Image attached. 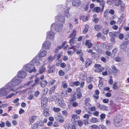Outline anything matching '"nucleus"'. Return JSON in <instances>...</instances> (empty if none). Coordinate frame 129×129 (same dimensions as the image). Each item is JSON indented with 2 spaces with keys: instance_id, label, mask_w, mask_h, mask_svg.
<instances>
[{
  "instance_id": "obj_10",
  "label": "nucleus",
  "mask_w": 129,
  "mask_h": 129,
  "mask_svg": "<svg viewBox=\"0 0 129 129\" xmlns=\"http://www.w3.org/2000/svg\"><path fill=\"white\" fill-rule=\"evenodd\" d=\"M54 118L56 120L60 123H62L64 121V118L60 114L56 115Z\"/></svg>"
},
{
  "instance_id": "obj_20",
  "label": "nucleus",
  "mask_w": 129,
  "mask_h": 129,
  "mask_svg": "<svg viewBox=\"0 0 129 129\" xmlns=\"http://www.w3.org/2000/svg\"><path fill=\"white\" fill-rule=\"evenodd\" d=\"M103 10H102V9L99 7H95L93 10V11L95 12L96 13L102 12Z\"/></svg>"
},
{
  "instance_id": "obj_19",
  "label": "nucleus",
  "mask_w": 129,
  "mask_h": 129,
  "mask_svg": "<svg viewBox=\"0 0 129 129\" xmlns=\"http://www.w3.org/2000/svg\"><path fill=\"white\" fill-rule=\"evenodd\" d=\"M37 118V116H31L29 118V121L31 123L35 122Z\"/></svg>"
},
{
  "instance_id": "obj_21",
  "label": "nucleus",
  "mask_w": 129,
  "mask_h": 129,
  "mask_svg": "<svg viewBox=\"0 0 129 129\" xmlns=\"http://www.w3.org/2000/svg\"><path fill=\"white\" fill-rule=\"evenodd\" d=\"M81 4L80 0H74L72 2V5L73 6H79Z\"/></svg>"
},
{
  "instance_id": "obj_50",
  "label": "nucleus",
  "mask_w": 129,
  "mask_h": 129,
  "mask_svg": "<svg viewBox=\"0 0 129 129\" xmlns=\"http://www.w3.org/2000/svg\"><path fill=\"white\" fill-rule=\"evenodd\" d=\"M70 105H72V106L74 107H75L77 106L78 105V103L75 101Z\"/></svg>"
},
{
  "instance_id": "obj_49",
  "label": "nucleus",
  "mask_w": 129,
  "mask_h": 129,
  "mask_svg": "<svg viewBox=\"0 0 129 129\" xmlns=\"http://www.w3.org/2000/svg\"><path fill=\"white\" fill-rule=\"evenodd\" d=\"M58 74L60 76H62L65 74V73L62 70H61L58 72Z\"/></svg>"
},
{
  "instance_id": "obj_8",
  "label": "nucleus",
  "mask_w": 129,
  "mask_h": 129,
  "mask_svg": "<svg viewBox=\"0 0 129 129\" xmlns=\"http://www.w3.org/2000/svg\"><path fill=\"white\" fill-rule=\"evenodd\" d=\"M94 67L95 68V72H100L104 70V68L101 67V64H95L94 65Z\"/></svg>"
},
{
  "instance_id": "obj_48",
  "label": "nucleus",
  "mask_w": 129,
  "mask_h": 129,
  "mask_svg": "<svg viewBox=\"0 0 129 129\" xmlns=\"http://www.w3.org/2000/svg\"><path fill=\"white\" fill-rule=\"evenodd\" d=\"M90 121L91 122L95 123L98 121V119L95 118L93 117L91 119Z\"/></svg>"
},
{
  "instance_id": "obj_60",
  "label": "nucleus",
  "mask_w": 129,
  "mask_h": 129,
  "mask_svg": "<svg viewBox=\"0 0 129 129\" xmlns=\"http://www.w3.org/2000/svg\"><path fill=\"white\" fill-rule=\"evenodd\" d=\"M67 53L70 56H72L74 53L71 50H69L67 51Z\"/></svg>"
},
{
  "instance_id": "obj_16",
  "label": "nucleus",
  "mask_w": 129,
  "mask_h": 129,
  "mask_svg": "<svg viewBox=\"0 0 129 129\" xmlns=\"http://www.w3.org/2000/svg\"><path fill=\"white\" fill-rule=\"evenodd\" d=\"M79 116L76 115H73L72 117V120L74 123H76L80 120Z\"/></svg>"
},
{
  "instance_id": "obj_36",
  "label": "nucleus",
  "mask_w": 129,
  "mask_h": 129,
  "mask_svg": "<svg viewBox=\"0 0 129 129\" xmlns=\"http://www.w3.org/2000/svg\"><path fill=\"white\" fill-rule=\"evenodd\" d=\"M17 92H16V93H11L8 96L6 97V99H8L9 98H11L12 97L15 96L17 94Z\"/></svg>"
},
{
  "instance_id": "obj_64",
  "label": "nucleus",
  "mask_w": 129,
  "mask_h": 129,
  "mask_svg": "<svg viewBox=\"0 0 129 129\" xmlns=\"http://www.w3.org/2000/svg\"><path fill=\"white\" fill-rule=\"evenodd\" d=\"M25 112L24 110L22 108L20 109L19 111V113L21 114H22L23 113Z\"/></svg>"
},
{
  "instance_id": "obj_32",
  "label": "nucleus",
  "mask_w": 129,
  "mask_h": 129,
  "mask_svg": "<svg viewBox=\"0 0 129 129\" xmlns=\"http://www.w3.org/2000/svg\"><path fill=\"white\" fill-rule=\"evenodd\" d=\"M101 6L102 7V10H103L104 7V5L105 2L103 0H100V2H99Z\"/></svg>"
},
{
  "instance_id": "obj_22",
  "label": "nucleus",
  "mask_w": 129,
  "mask_h": 129,
  "mask_svg": "<svg viewBox=\"0 0 129 129\" xmlns=\"http://www.w3.org/2000/svg\"><path fill=\"white\" fill-rule=\"evenodd\" d=\"M55 18L58 19V20L59 22L64 23L65 21V17L60 16H56Z\"/></svg>"
},
{
  "instance_id": "obj_39",
  "label": "nucleus",
  "mask_w": 129,
  "mask_h": 129,
  "mask_svg": "<svg viewBox=\"0 0 129 129\" xmlns=\"http://www.w3.org/2000/svg\"><path fill=\"white\" fill-rule=\"evenodd\" d=\"M38 125L37 123L33 124L31 126V129H38Z\"/></svg>"
},
{
  "instance_id": "obj_24",
  "label": "nucleus",
  "mask_w": 129,
  "mask_h": 129,
  "mask_svg": "<svg viewBox=\"0 0 129 129\" xmlns=\"http://www.w3.org/2000/svg\"><path fill=\"white\" fill-rule=\"evenodd\" d=\"M90 40H86L85 43V45L86 46H87L88 48H91L92 45V44L90 42Z\"/></svg>"
},
{
  "instance_id": "obj_56",
  "label": "nucleus",
  "mask_w": 129,
  "mask_h": 129,
  "mask_svg": "<svg viewBox=\"0 0 129 129\" xmlns=\"http://www.w3.org/2000/svg\"><path fill=\"white\" fill-rule=\"evenodd\" d=\"M100 25H95L94 26V28L95 29L96 31H98L100 29V28H99Z\"/></svg>"
},
{
  "instance_id": "obj_55",
  "label": "nucleus",
  "mask_w": 129,
  "mask_h": 129,
  "mask_svg": "<svg viewBox=\"0 0 129 129\" xmlns=\"http://www.w3.org/2000/svg\"><path fill=\"white\" fill-rule=\"evenodd\" d=\"M122 43H123L126 46L127 45L129 44V41L128 40L126 39Z\"/></svg>"
},
{
  "instance_id": "obj_25",
  "label": "nucleus",
  "mask_w": 129,
  "mask_h": 129,
  "mask_svg": "<svg viewBox=\"0 0 129 129\" xmlns=\"http://www.w3.org/2000/svg\"><path fill=\"white\" fill-rule=\"evenodd\" d=\"M92 63V60L91 59H87L86 60L85 63V66L86 68L89 66Z\"/></svg>"
},
{
  "instance_id": "obj_40",
  "label": "nucleus",
  "mask_w": 129,
  "mask_h": 129,
  "mask_svg": "<svg viewBox=\"0 0 129 129\" xmlns=\"http://www.w3.org/2000/svg\"><path fill=\"white\" fill-rule=\"evenodd\" d=\"M80 19L84 22L88 20L87 17L84 16L83 15L81 16L80 17Z\"/></svg>"
},
{
  "instance_id": "obj_23",
  "label": "nucleus",
  "mask_w": 129,
  "mask_h": 129,
  "mask_svg": "<svg viewBox=\"0 0 129 129\" xmlns=\"http://www.w3.org/2000/svg\"><path fill=\"white\" fill-rule=\"evenodd\" d=\"M47 81L46 80H44L40 82L41 86L42 87H44L47 85Z\"/></svg>"
},
{
  "instance_id": "obj_31",
  "label": "nucleus",
  "mask_w": 129,
  "mask_h": 129,
  "mask_svg": "<svg viewBox=\"0 0 129 129\" xmlns=\"http://www.w3.org/2000/svg\"><path fill=\"white\" fill-rule=\"evenodd\" d=\"M47 54L46 51L44 50L41 52L39 54V57H43L45 56Z\"/></svg>"
},
{
  "instance_id": "obj_13",
  "label": "nucleus",
  "mask_w": 129,
  "mask_h": 129,
  "mask_svg": "<svg viewBox=\"0 0 129 129\" xmlns=\"http://www.w3.org/2000/svg\"><path fill=\"white\" fill-rule=\"evenodd\" d=\"M51 43L49 42L46 41L44 42L42 44V47L46 49L49 48Z\"/></svg>"
},
{
  "instance_id": "obj_18",
  "label": "nucleus",
  "mask_w": 129,
  "mask_h": 129,
  "mask_svg": "<svg viewBox=\"0 0 129 129\" xmlns=\"http://www.w3.org/2000/svg\"><path fill=\"white\" fill-rule=\"evenodd\" d=\"M65 129H75L76 128L74 125H72L69 123H67L64 126Z\"/></svg>"
},
{
  "instance_id": "obj_35",
  "label": "nucleus",
  "mask_w": 129,
  "mask_h": 129,
  "mask_svg": "<svg viewBox=\"0 0 129 129\" xmlns=\"http://www.w3.org/2000/svg\"><path fill=\"white\" fill-rule=\"evenodd\" d=\"M126 46L123 43H122L120 45V49H122L124 51L126 50Z\"/></svg>"
},
{
  "instance_id": "obj_44",
  "label": "nucleus",
  "mask_w": 129,
  "mask_h": 129,
  "mask_svg": "<svg viewBox=\"0 0 129 129\" xmlns=\"http://www.w3.org/2000/svg\"><path fill=\"white\" fill-rule=\"evenodd\" d=\"M118 51L117 48H115L114 49L112 50V55L114 57V56H115V53H116Z\"/></svg>"
},
{
  "instance_id": "obj_3",
  "label": "nucleus",
  "mask_w": 129,
  "mask_h": 129,
  "mask_svg": "<svg viewBox=\"0 0 129 129\" xmlns=\"http://www.w3.org/2000/svg\"><path fill=\"white\" fill-rule=\"evenodd\" d=\"M23 69L26 71H29V73L35 72L37 70L36 68L33 67V64L30 62L25 65L23 68Z\"/></svg>"
},
{
  "instance_id": "obj_17",
  "label": "nucleus",
  "mask_w": 129,
  "mask_h": 129,
  "mask_svg": "<svg viewBox=\"0 0 129 129\" xmlns=\"http://www.w3.org/2000/svg\"><path fill=\"white\" fill-rule=\"evenodd\" d=\"M111 68L112 69V73L113 75H116L117 74L118 72L119 71L116 69L114 66H112Z\"/></svg>"
},
{
  "instance_id": "obj_27",
  "label": "nucleus",
  "mask_w": 129,
  "mask_h": 129,
  "mask_svg": "<svg viewBox=\"0 0 129 129\" xmlns=\"http://www.w3.org/2000/svg\"><path fill=\"white\" fill-rule=\"evenodd\" d=\"M47 101H45L44 100L43 101H42L41 102V107L42 109H44L46 107L47 105Z\"/></svg>"
},
{
  "instance_id": "obj_29",
  "label": "nucleus",
  "mask_w": 129,
  "mask_h": 129,
  "mask_svg": "<svg viewBox=\"0 0 129 129\" xmlns=\"http://www.w3.org/2000/svg\"><path fill=\"white\" fill-rule=\"evenodd\" d=\"M76 30H73L72 33L70 35L69 38H74L76 35Z\"/></svg>"
},
{
  "instance_id": "obj_15",
  "label": "nucleus",
  "mask_w": 129,
  "mask_h": 129,
  "mask_svg": "<svg viewBox=\"0 0 129 129\" xmlns=\"http://www.w3.org/2000/svg\"><path fill=\"white\" fill-rule=\"evenodd\" d=\"M38 58V57H36L30 61V62H31V63L33 64V66L34 65H40V62H39Z\"/></svg>"
},
{
  "instance_id": "obj_51",
  "label": "nucleus",
  "mask_w": 129,
  "mask_h": 129,
  "mask_svg": "<svg viewBox=\"0 0 129 129\" xmlns=\"http://www.w3.org/2000/svg\"><path fill=\"white\" fill-rule=\"evenodd\" d=\"M113 82V79H112V76H110V79L109 81V84L111 85H112Z\"/></svg>"
},
{
  "instance_id": "obj_63",
  "label": "nucleus",
  "mask_w": 129,
  "mask_h": 129,
  "mask_svg": "<svg viewBox=\"0 0 129 129\" xmlns=\"http://www.w3.org/2000/svg\"><path fill=\"white\" fill-rule=\"evenodd\" d=\"M91 127L92 128L91 129H99L98 126L96 125H92L91 126Z\"/></svg>"
},
{
  "instance_id": "obj_41",
  "label": "nucleus",
  "mask_w": 129,
  "mask_h": 129,
  "mask_svg": "<svg viewBox=\"0 0 129 129\" xmlns=\"http://www.w3.org/2000/svg\"><path fill=\"white\" fill-rule=\"evenodd\" d=\"M118 84L117 82H115L113 85V88L114 90H116L118 88Z\"/></svg>"
},
{
  "instance_id": "obj_57",
  "label": "nucleus",
  "mask_w": 129,
  "mask_h": 129,
  "mask_svg": "<svg viewBox=\"0 0 129 129\" xmlns=\"http://www.w3.org/2000/svg\"><path fill=\"white\" fill-rule=\"evenodd\" d=\"M62 85L64 88H66L67 87V85L65 81H64L62 83Z\"/></svg>"
},
{
  "instance_id": "obj_11",
  "label": "nucleus",
  "mask_w": 129,
  "mask_h": 129,
  "mask_svg": "<svg viewBox=\"0 0 129 129\" xmlns=\"http://www.w3.org/2000/svg\"><path fill=\"white\" fill-rule=\"evenodd\" d=\"M57 103L58 105L61 107L62 108H64L66 107V105L64 103L63 100L62 98L58 99Z\"/></svg>"
},
{
  "instance_id": "obj_54",
  "label": "nucleus",
  "mask_w": 129,
  "mask_h": 129,
  "mask_svg": "<svg viewBox=\"0 0 129 129\" xmlns=\"http://www.w3.org/2000/svg\"><path fill=\"white\" fill-rule=\"evenodd\" d=\"M56 98V96H55L51 95L49 96V98L50 99V100L51 101H52L54 100Z\"/></svg>"
},
{
  "instance_id": "obj_5",
  "label": "nucleus",
  "mask_w": 129,
  "mask_h": 129,
  "mask_svg": "<svg viewBox=\"0 0 129 129\" xmlns=\"http://www.w3.org/2000/svg\"><path fill=\"white\" fill-rule=\"evenodd\" d=\"M122 119V117L121 116H115L114 117V124L116 127H118L120 126L121 123Z\"/></svg>"
},
{
  "instance_id": "obj_58",
  "label": "nucleus",
  "mask_w": 129,
  "mask_h": 129,
  "mask_svg": "<svg viewBox=\"0 0 129 129\" xmlns=\"http://www.w3.org/2000/svg\"><path fill=\"white\" fill-rule=\"evenodd\" d=\"M99 19L98 18H94L93 19V21L94 23H97L98 22Z\"/></svg>"
},
{
  "instance_id": "obj_9",
  "label": "nucleus",
  "mask_w": 129,
  "mask_h": 129,
  "mask_svg": "<svg viewBox=\"0 0 129 129\" xmlns=\"http://www.w3.org/2000/svg\"><path fill=\"white\" fill-rule=\"evenodd\" d=\"M55 70V66L53 65L49 66L47 67V74L51 73H53Z\"/></svg>"
},
{
  "instance_id": "obj_14",
  "label": "nucleus",
  "mask_w": 129,
  "mask_h": 129,
  "mask_svg": "<svg viewBox=\"0 0 129 129\" xmlns=\"http://www.w3.org/2000/svg\"><path fill=\"white\" fill-rule=\"evenodd\" d=\"M18 77L21 78H24L26 75V73L24 71H20L18 73Z\"/></svg>"
},
{
  "instance_id": "obj_2",
  "label": "nucleus",
  "mask_w": 129,
  "mask_h": 129,
  "mask_svg": "<svg viewBox=\"0 0 129 129\" xmlns=\"http://www.w3.org/2000/svg\"><path fill=\"white\" fill-rule=\"evenodd\" d=\"M14 89H12L8 84H7L4 87L0 88V96H5Z\"/></svg>"
},
{
  "instance_id": "obj_6",
  "label": "nucleus",
  "mask_w": 129,
  "mask_h": 129,
  "mask_svg": "<svg viewBox=\"0 0 129 129\" xmlns=\"http://www.w3.org/2000/svg\"><path fill=\"white\" fill-rule=\"evenodd\" d=\"M67 5L66 7L64 8L63 7V6L60 7V9L61 10H63L64 9H65V11L64 12V15L66 16V17L67 18H69L70 17V15L69 14V10L70 9V7L68 6V4L67 3Z\"/></svg>"
},
{
  "instance_id": "obj_43",
  "label": "nucleus",
  "mask_w": 129,
  "mask_h": 129,
  "mask_svg": "<svg viewBox=\"0 0 129 129\" xmlns=\"http://www.w3.org/2000/svg\"><path fill=\"white\" fill-rule=\"evenodd\" d=\"M61 55L62 54L61 53H59L57 55L55 54L54 55L55 56V57H54V59L57 60L61 57Z\"/></svg>"
},
{
  "instance_id": "obj_52",
  "label": "nucleus",
  "mask_w": 129,
  "mask_h": 129,
  "mask_svg": "<svg viewBox=\"0 0 129 129\" xmlns=\"http://www.w3.org/2000/svg\"><path fill=\"white\" fill-rule=\"evenodd\" d=\"M67 92V91H63L61 93V95L63 96L67 97L68 96Z\"/></svg>"
},
{
  "instance_id": "obj_33",
  "label": "nucleus",
  "mask_w": 129,
  "mask_h": 129,
  "mask_svg": "<svg viewBox=\"0 0 129 129\" xmlns=\"http://www.w3.org/2000/svg\"><path fill=\"white\" fill-rule=\"evenodd\" d=\"M55 57V56H54L53 57L52 56L50 55L47 58V60L48 62H50L52 61L54 59V57Z\"/></svg>"
},
{
  "instance_id": "obj_28",
  "label": "nucleus",
  "mask_w": 129,
  "mask_h": 129,
  "mask_svg": "<svg viewBox=\"0 0 129 129\" xmlns=\"http://www.w3.org/2000/svg\"><path fill=\"white\" fill-rule=\"evenodd\" d=\"M76 100V97L74 95L69 100L68 102L70 104L74 102Z\"/></svg>"
},
{
  "instance_id": "obj_38",
  "label": "nucleus",
  "mask_w": 129,
  "mask_h": 129,
  "mask_svg": "<svg viewBox=\"0 0 129 129\" xmlns=\"http://www.w3.org/2000/svg\"><path fill=\"white\" fill-rule=\"evenodd\" d=\"M109 31V30L107 28L103 29L102 31V33L104 35H107Z\"/></svg>"
},
{
  "instance_id": "obj_26",
  "label": "nucleus",
  "mask_w": 129,
  "mask_h": 129,
  "mask_svg": "<svg viewBox=\"0 0 129 129\" xmlns=\"http://www.w3.org/2000/svg\"><path fill=\"white\" fill-rule=\"evenodd\" d=\"M98 106L101 109L103 110H107V108H108L107 107L103 105H101L99 103H98Z\"/></svg>"
},
{
  "instance_id": "obj_53",
  "label": "nucleus",
  "mask_w": 129,
  "mask_h": 129,
  "mask_svg": "<svg viewBox=\"0 0 129 129\" xmlns=\"http://www.w3.org/2000/svg\"><path fill=\"white\" fill-rule=\"evenodd\" d=\"M40 92L38 91H36L34 94V96L36 97H37L39 95Z\"/></svg>"
},
{
  "instance_id": "obj_59",
  "label": "nucleus",
  "mask_w": 129,
  "mask_h": 129,
  "mask_svg": "<svg viewBox=\"0 0 129 129\" xmlns=\"http://www.w3.org/2000/svg\"><path fill=\"white\" fill-rule=\"evenodd\" d=\"M77 98L78 99L81 98L82 97V94L81 92L77 93Z\"/></svg>"
},
{
  "instance_id": "obj_37",
  "label": "nucleus",
  "mask_w": 129,
  "mask_h": 129,
  "mask_svg": "<svg viewBox=\"0 0 129 129\" xmlns=\"http://www.w3.org/2000/svg\"><path fill=\"white\" fill-rule=\"evenodd\" d=\"M89 27V26L87 24H86L85 25V28L82 32V33L83 34H85L87 33Z\"/></svg>"
},
{
  "instance_id": "obj_30",
  "label": "nucleus",
  "mask_w": 129,
  "mask_h": 129,
  "mask_svg": "<svg viewBox=\"0 0 129 129\" xmlns=\"http://www.w3.org/2000/svg\"><path fill=\"white\" fill-rule=\"evenodd\" d=\"M117 33V32H110L109 34L110 37L113 38L116 36Z\"/></svg>"
},
{
  "instance_id": "obj_4",
  "label": "nucleus",
  "mask_w": 129,
  "mask_h": 129,
  "mask_svg": "<svg viewBox=\"0 0 129 129\" xmlns=\"http://www.w3.org/2000/svg\"><path fill=\"white\" fill-rule=\"evenodd\" d=\"M63 26V25L60 23H53L51 26V29L53 31L55 30L56 31L60 32Z\"/></svg>"
},
{
  "instance_id": "obj_47",
  "label": "nucleus",
  "mask_w": 129,
  "mask_h": 129,
  "mask_svg": "<svg viewBox=\"0 0 129 129\" xmlns=\"http://www.w3.org/2000/svg\"><path fill=\"white\" fill-rule=\"evenodd\" d=\"M77 123L78 125L80 126H82L83 124V122L80 120L78 121Z\"/></svg>"
},
{
  "instance_id": "obj_42",
  "label": "nucleus",
  "mask_w": 129,
  "mask_h": 129,
  "mask_svg": "<svg viewBox=\"0 0 129 129\" xmlns=\"http://www.w3.org/2000/svg\"><path fill=\"white\" fill-rule=\"evenodd\" d=\"M48 91V89L47 88H45L43 90H42L43 94L44 95H46Z\"/></svg>"
},
{
  "instance_id": "obj_1",
  "label": "nucleus",
  "mask_w": 129,
  "mask_h": 129,
  "mask_svg": "<svg viewBox=\"0 0 129 129\" xmlns=\"http://www.w3.org/2000/svg\"><path fill=\"white\" fill-rule=\"evenodd\" d=\"M22 80L18 77L16 76L11 81L7 83L9 86L12 88L14 89L12 91L15 92L18 90V88H15L14 86L19 85L21 82Z\"/></svg>"
},
{
  "instance_id": "obj_62",
  "label": "nucleus",
  "mask_w": 129,
  "mask_h": 129,
  "mask_svg": "<svg viewBox=\"0 0 129 129\" xmlns=\"http://www.w3.org/2000/svg\"><path fill=\"white\" fill-rule=\"evenodd\" d=\"M34 96V95L33 94H30L28 97V99L30 100H32L33 99Z\"/></svg>"
},
{
  "instance_id": "obj_46",
  "label": "nucleus",
  "mask_w": 129,
  "mask_h": 129,
  "mask_svg": "<svg viewBox=\"0 0 129 129\" xmlns=\"http://www.w3.org/2000/svg\"><path fill=\"white\" fill-rule=\"evenodd\" d=\"M93 78L91 77H89L86 78V81L88 83H90L92 81Z\"/></svg>"
},
{
  "instance_id": "obj_34",
  "label": "nucleus",
  "mask_w": 129,
  "mask_h": 129,
  "mask_svg": "<svg viewBox=\"0 0 129 129\" xmlns=\"http://www.w3.org/2000/svg\"><path fill=\"white\" fill-rule=\"evenodd\" d=\"M46 70L45 68L43 66H41L40 67L39 69V72L40 74L42 73L43 72H44Z\"/></svg>"
},
{
  "instance_id": "obj_7",
  "label": "nucleus",
  "mask_w": 129,
  "mask_h": 129,
  "mask_svg": "<svg viewBox=\"0 0 129 129\" xmlns=\"http://www.w3.org/2000/svg\"><path fill=\"white\" fill-rule=\"evenodd\" d=\"M51 29L49 32L48 31L47 33V38H48L50 40H53L55 34V33Z\"/></svg>"
},
{
  "instance_id": "obj_45",
  "label": "nucleus",
  "mask_w": 129,
  "mask_h": 129,
  "mask_svg": "<svg viewBox=\"0 0 129 129\" xmlns=\"http://www.w3.org/2000/svg\"><path fill=\"white\" fill-rule=\"evenodd\" d=\"M72 84L73 85L77 86L80 84V82L78 81H76L75 82H72Z\"/></svg>"
},
{
  "instance_id": "obj_12",
  "label": "nucleus",
  "mask_w": 129,
  "mask_h": 129,
  "mask_svg": "<svg viewBox=\"0 0 129 129\" xmlns=\"http://www.w3.org/2000/svg\"><path fill=\"white\" fill-rule=\"evenodd\" d=\"M122 2L121 1L119 0H116L115 2V5L116 6H118L120 5H121V9L122 10L124 9V5L122 4Z\"/></svg>"
},
{
  "instance_id": "obj_61",
  "label": "nucleus",
  "mask_w": 129,
  "mask_h": 129,
  "mask_svg": "<svg viewBox=\"0 0 129 129\" xmlns=\"http://www.w3.org/2000/svg\"><path fill=\"white\" fill-rule=\"evenodd\" d=\"M57 86L56 85H55L53 86H52L50 88V89L53 91L55 90Z\"/></svg>"
}]
</instances>
